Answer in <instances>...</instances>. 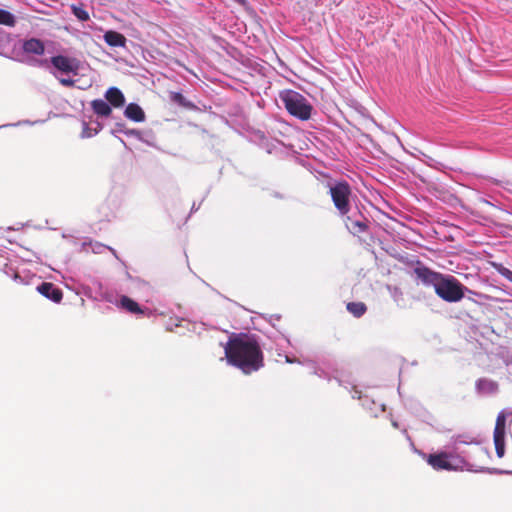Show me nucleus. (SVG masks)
<instances>
[{"mask_svg":"<svg viewBox=\"0 0 512 512\" xmlns=\"http://www.w3.org/2000/svg\"><path fill=\"white\" fill-rule=\"evenodd\" d=\"M0 25L14 27L16 25V17L11 12L0 8Z\"/></svg>","mask_w":512,"mask_h":512,"instance_id":"obj_19","label":"nucleus"},{"mask_svg":"<svg viewBox=\"0 0 512 512\" xmlns=\"http://www.w3.org/2000/svg\"><path fill=\"white\" fill-rule=\"evenodd\" d=\"M329 193L333 204L340 215L345 216L351 209L350 198L352 196V188L350 184L345 181H336L330 186Z\"/></svg>","mask_w":512,"mask_h":512,"instance_id":"obj_4","label":"nucleus"},{"mask_svg":"<svg viewBox=\"0 0 512 512\" xmlns=\"http://www.w3.org/2000/svg\"><path fill=\"white\" fill-rule=\"evenodd\" d=\"M286 110L300 120H308L311 117L312 105L300 93L287 90L280 96Z\"/></svg>","mask_w":512,"mask_h":512,"instance_id":"obj_2","label":"nucleus"},{"mask_svg":"<svg viewBox=\"0 0 512 512\" xmlns=\"http://www.w3.org/2000/svg\"><path fill=\"white\" fill-rule=\"evenodd\" d=\"M71 10L74 16L80 21H88L90 16L89 13L84 9L83 4L71 5Z\"/></svg>","mask_w":512,"mask_h":512,"instance_id":"obj_20","label":"nucleus"},{"mask_svg":"<svg viewBox=\"0 0 512 512\" xmlns=\"http://www.w3.org/2000/svg\"><path fill=\"white\" fill-rule=\"evenodd\" d=\"M124 115L134 122H142L145 120L143 109L136 103L128 104L125 108Z\"/></svg>","mask_w":512,"mask_h":512,"instance_id":"obj_10","label":"nucleus"},{"mask_svg":"<svg viewBox=\"0 0 512 512\" xmlns=\"http://www.w3.org/2000/svg\"><path fill=\"white\" fill-rule=\"evenodd\" d=\"M478 387L480 390H488V391H495L497 389V385L493 381L489 380H480L478 382Z\"/></svg>","mask_w":512,"mask_h":512,"instance_id":"obj_23","label":"nucleus"},{"mask_svg":"<svg viewBox=\"0 0 512 512\" xmlns=\"http://www.w3.org/2000/svg\"><path fill=\"white\" fill-rule=\"evenodd\" d=\"M91 107L94 111V113L101 117H108L112 113V109L110 105L102 100V99H95L91 102Z\"/></svg>","mask_w":512,"mask_h":512,"instance_id":"obj_15","label":"nucleus"},{"mask_svg":"<svg viewBox=\"0 0 512 512\" xmlns=\"http://www.w3.org/2000/svg\"><path fill=\"white\" fill-rule=\"evenodd\" d=\"M496 454L499 458H502L505 454V436H493Z\"/></svg>","mask_w":512,"mask_h":512,"instance_id":"obj_21","label":"nucleus"},{"mask_svg":"<svg viewBox=\"0 0 512 512\" xmlns=\"http://www.w3.org/2000/svg\"><path fill=\"white\" fill-rule=\"evenodd\" d=\"M120 307L131 314L143 315L145 313V310H143L136 301L128 296H122L120 298Z\"/></svg>","mask_w":512,"mask_h":512,"instance_id":"obj_14","label":"nucleus"},{"mask_svg":"<svg viewBox=\"0 0 512 512\" xmlns=\"http://www.w3.org/2000/svg\"><path fill=\"white\" fill-rule=\"evenodd\" d=\"M506 414L500 412L497 416L493 436H505Z\"/></svg>","mask_w":512,"mask_h":512,"instance_id":"obj_18","label":"nucleus"},{"mask_svg":"<svg viewBox=\"0 0 512 512\" xmlns=\"http://www.w3.org/2000/svg\"><path fill=\"white\" fill-rule=\"evenodd\" d=\"M493 267L496 269V271L501 276H503L504 278H506L507 280L512 282V271L511 270H509L508 268H506L505 266H503L500 263H493Z\"/></svg>","mask_w":512,"mask_h":512,"instance_id":"obj_22","label":"nucleus"},{"mask_svg":"<svg viewBox=\"0 0 512 512\" xmlns=\"http://www.w3.org/2000/svg\"><path fill=\"white\" fill-rule=\"evenodd\" d=\"M347 229L353 235H360L368 231V220H352L351 217L347 216L345 219Z\"/></svg>","mask_w":512,"mask_h":512,"instance_id":"obj_9","label":"nucleus"},{"mask_svg":"<svg viewBox=\"0 0 512 512\" xmlns=\"http://www.w3.org/2000/svg\"><path fill=\"white\" fill-rule=\"evenodd\" d=\"M23 50L28 54L42 55L45 51V46L41 40L31 38L23 43Z\"/></svg>","mask_w":512,"mask_h":512,"instance_id":"obj_12","label":"nucleus"},{"mask_svg":"<svg viewBox=\"0 0 512 512\" xmlns=\"http://www.w3.org/2000/svg\"><path fill=\"white\" fill-rule=\"evenodd\" d=\"M59 81L65 87H72V86H74V83H75L74 80L66 79V78H61Z\"/></svg>","mask_w":512,"mask_h":512,"instance_id":"obj_24","label":"nucleus"},{"mask_svg":"<svg viewBox=\"0 0 512 512\" xmlns=\"http://www.w3.org/2000/svg\"><path fill=\"white\" fill-rule=\"evenodd\" d=\"M104 40L111 47H124L126 44L125 36L113 30H109L104 34Z\"/></svg>","mask_w":512,"mask_h":512,"instance_id":"obj_13","label":"nucleus"},{"mask_svg":"<svg viewBox=\"0 0 512 512\" xmlns=\"http://www.w3.org/2000/svg\"><path fill=\"white\" fill-rule=\"evenodd\" d=\"M224 350L227 362L244 374H251L264 366V355L254 335L234 334L229 338Z\"/></svg>","mask_w":512,"mask_h":512,"instance_id":"obj_1","label":"nucleus"},{"mask_svg":"<svg viewBox=\"0 0 512 512\" xmlns=\"http://www.w3.org/2000/svg\"><path fill=\"white\" fill-rule=\"evenodd\" d=\"M107 101L116 108L122 107L125 103L123 93L116 87L109 88L105 93Z\"/></svg>","mask_w":512,"mask_h":512,"instance_id":"obj_11","label":"nucleus"},{"mask_svg":"<svg viewBox=\"0 0 512 512\" xmlns=\"http://www.w3.org/2000/svg\"><path fill=\"white\" fill-rule=\"evenodd\" d=\"M169 99L171 102L177 104L180 107L186 108V109H193L195 108V105L187 100L182 93L180 92H174L171 91L169 93Z\"/></svg>","mask_w":512,"mask_h":512,"instance_id":"obj_16","label":"nucleus"},{"mask_svg":"<svg viewBox=\"0 0 512 512\" xmlns=\"http://www.w3.org/2000/svg\"><path fill=\"white\" fill-rule=\"evenodd\" d=\"M414 274L422 281L423 284L432 285L434 288L442 276V273L431 270L430 268L422 265L419 261L417 262V266L414 268Z\"/></svg>","mask_w":512,"mask_h":512,"instance_id":"obj_6","label":"nucleus"},{"mask_svg":"<svg viewBox=\"0 0 512 512\" xmlns=\"http://www.w3.org/2000/svg\"><path fill=\"white\" fill-rule=\"evenodd\" d=\"M51 63L55 68L64 73H76L79 67L78 62L75 59H71L62 55L52 57Z\"/></svg>","mask_w":512,"mask_h":512,"instance_id":"obj_8","label":"nucleus"},{"mask_svg":"<svg viewBox=\"0 0 512 512\" xmlns=\"http://www.w3.org/2000/svg\"><path fill=\"white\" fill-rule=\"evenodd\" d=\"M426 461L434 470L437 471H456L463 469L466 464L463 458L447 452L429 454Z\"/></svg>","mask_w":512,"mask_h":512,"instance_id":"obj_5","label":"nucleus"},{"mask_svg":"<svg viewBox=\"0 0 512 512\" xmlns=\"http://www.w3.org/2000/svg\"><path fill=\"white\" fill-rule=\"evenodd\" d=\"M434 289L442 300L454 303L463 299L467 288L454 276L442 274Z\"/></svg>","mask_w":512,"mask_h":512,"instance_id":"obj_3","label":"nucleus"},{"mask_svg":"<svg viewBox=\"0 0 512 512\" xmlns=\"http://www.w3.org/2000/svg\"><path fill=\"white\" fill-rule=\"evenodd\" d=\"M347 310L355 317L359 318L365 314L367 307L363 302H349Z\"/></svg>","mask_w":512,"mask_h":512,"instance_id":"obj_17","label":"nucleus"},{"mask_svg":"<svg viewBox=\"0 0 512 512\" xmlns=\"http://www.w3.org/2000/svg\"><path fill=\"white\" fill-rule=\"evenodd\" d=\"M36 290L46 297L47 299L52 300L55 303H60L63 298V292L61 289L56 287L51 282H43L37 286Z\"/></svg>","mask_w":512,"mask_h":512,"instance_id":"obj_7","label":"nucleus"}]
</instances>
